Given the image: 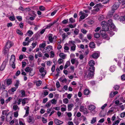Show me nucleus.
<instances>
[{
  "label": "nucleus",
  "mask_w": 125,
  "mask_h": 125,
  "mask_svg": "<svg viewBox=\"0 0 125 125\" xmlns=\"http://www.w3.org/2000/svg\"><path fill=\"white\" fill-rule=\"evenodd\" d=\"M94 73L89 72H85L83 74L84 79L85 80L87 79H89L93 78Z\"/></svg>",
  "instance_id": "nucleus-1"
},
{
  "label": "nucleus",
  "mask_w": 125,
  "mask_h": 125,
  "mask_svg": "<svg viewBox=\"0 0 125 125\" xmlns=\"http://www.w3.org/2000/svg\"><path fill=\"white\" fill-rule=\"evenodd\" d=\"M15 57L14 55H11V58L10 61V64L12 67V68L14 69L15 68V63H14L15 61Z\"/></svg>",
  "instance_id": "nucleus-2"
},
{
  "label": "nucleus",
  "mask_w": 125,
  "mask_h": 125,
  "mask_svg": "<svg viewBox=\"0 0 125 125\" xmlns=\"http://www.w3.org/2000/svg\"><path fill=\"white\" fill-rule=\"evenodd\" d=\"M107 22L105 21H103L102 22L103 30L104 31H107L109 29V25L107 24Z\"/></svg>",
  "instance_id": "nucleus-3"
},
{
  "label": "nucleus",
  "mask_w": 125,
  "mask_h": 125,
  "mask_svg": "<svg viewBox=\"0 0 125 125\" xmlns=\"http://www.w3.org/2000/svg\"><path fill=\"white\" fill-rule=\"evenodd\" d=\"M27 122L30 124H32L35 122L34 116L33 115L29 116L27 118Z\"/></svg>",
  "instance_id": "nucleus-4"
},
{
  "label": "nucleus",
  "mask_w": 125,
  "mask_h": 125,
  "mask_svg": "<svg viewBox=\"0 0 125 125\" xmlns=\"http://www.w3.org/2000/svg\"><path fill=\"white\" fill-rule=\"evenodd\" d=\"M80 110L81 112H83L84 114H86L88 113L87 109L83 106H80Z\"/></svg>",
  "instance_id": "nucleus-5"
},
{
  "label": "nucleus",
  "mask_w": 125,
  "mask_h": 125,
  "mask_svg": "<svg viewBox=\"0 0 125 125\" xmlns=\"http://www.w3.org/2000/svg\"><path fill=\"white\" fill-rule=\"evenodd\" d=\"M119 3H115L114 5L112 7V10L115 11V10L117 9L119 7Z\"/></svg>",
  "instance_id": "nucleus-6"
},
{
  "label": "nucleus",
  "mask_w": 125,
  "mask_h": 125,
  "mask_svg": "<svg viewBox=\"0 0 125 125\" xmlns=\"http://www.w3.org/2000/svg\"><path fill=\"white\" fill-rule=\"evenodd\" d=\"M107 23V24L109 26H110L111 27H113V28H115V26L114 25L112 22V19H110L109 20Z\"/></svg>",
  "instance_id": "nucleus-7"
},
{
  "label": "nucleus",
  "mask_w": 125,
  "mask_h": 125,
  "mask_svg": "<svg viewBox=\"0 0 125 125\" xmlns=\"http://www.w3.org/2000/svg\"><path fill=\"white\" fill-rule=\"evenodd\" d=\"M29 106H26L24 108V109L26 110L25 114L24 116L23 117H25L27 116L29 114Z\"/></svg>",
  "instance_id": "nucleus-8"
},
{
  "label": "nucleus",
  "mask_w": 125,
  "mask_h": 125,
  "mask_svg": "<svg viewBox=\"0 0 125 125\" xmlns=\"http://www.w3.org/2000/svg\"><path fill=\"white\" fill-rule=\"evenodd\" d=\"M54 122L55 124L57 125H60L62 124L63 123V122L57 119H54Z\"/></svg>",
  "instance_id": "nucleus-9"
},
{
  "label": "nucleus",
  "mask_w": 125,
  "mask_h": 125,
  "mask_svg": "<svg viewBox=\"0 0 125 125\" xmlns=\"http://www.w3.org/2000/svg\"><path fill=\"white\" fill-rule=\"evenodd\" d=\"M105 31H104L103 30H101L100 31V33L101 35L104 38H106L107 35L105 33Z\"/></svg>",
  "instance_id": "nucleus-10"
},
{
  "label": "nucleus",
  "mask_w": 125,
  "mask_h": 125,
  "mask_svg": "<svg viewBox=\"0 0 125 125\" xmlns=\"http://www.w3.org/2000/svg\"><path fill=\"white\" fill-rule=\"evenodd\" d=\"M12 45V43L10 41H8L6 42L5 47H8L9 48H10Z\"/></svg>",
  "instance_id": "nucleus-11"
},
{
  "label": "nucleus",
  "mask_w": 125,
  "mask_h": 125,
  "mask_svg": "<svg viewBox=\"0 0 125 125\" xmlns=\"http://www.w3.org/2000/svg\"><path fill=\"white\" fill-rule=\"evenodd\" d=\"M7 85H10L12 82V79H7L5 80Z\"/></svg>",
  "instance_id": "nucleus-12"
},
{
  "label": "nucleus",
  "mask_w": 125,
  "mask_h": 125,
  "mask_svg": "<svg viewBox=\"0 0 125 125\" xmlns=\"http://www.w3.org/2000/svg\"><path fill=\"white\" fill-rule=\"evenodd\" d=\"M33 40V38H31L30 40H28V41L27 42H24L23 43V44L24 46H25L26 45H28L29 44V43L30 42Z\"/></svg>",
  "instance_id": "nucleus-13"
},
{
  "label": "nucleus",
  "mask_w": 125,
  "mask_h": 125,
  "mask_svg": "<svg viewBox=\"0 0 125 125\" xmlns=\"http://www.w3.org/2000/svg\"><path fill=\"white\" fill-rule=\"evenodd\" d=\"M95 108V107L92 105H89L88 109L90 110L93 111Z\"/></svg>",
  "instance_id": "nucleus-14"
},
{
  "label": "nucleus",
  "mask_w": 125,
  "mask_h": 125,
  "mask_svg": "<svg viewBox=\"0 0 125 125\" xmlns=\"http://www.w3.org/2000/svg\"><path fill=\"white\" fill-rule=\"evenodd\" d=\"M59 56L62 59H64L66 57V55L63 53H61L59 54Z\"/></svg>",
  "instance_id": "nucleus-15"
},
{
  "label": "nucleus",
  "mask_w": 125,
  "mask_h": 125,
  "mask_svg": "<svg viewBox=\"0 0 125 125\" xmlns=\"http://www.w3.org/2000/svg\"><path fill=\"white\" fill-rule=\"evenodd\" d=\"M99 57V54L96 52L93 53L92 55V57L94 58H97Z\"/></svg>",
  "instance_id": "nucleus-16"
},
{
  "label": "nucleus",
  "mask_w": 125,
  "mask_h": 125,
  "mask_svg": "<svg viewBox=\"0 0 125 125\" xmlns=\"http://www.w3.org/2000/svg\"><path fill=\"white\" fill-rule=\"evenodd\" d=\"M94 62L93 60H90L89 62V65L90 66H94Z\"/></svg>",
  "instance_id": "nucleus-17"
},
{
  "label": "nucleus",
  "mask_w": 125,
  "mask_h": 125,
  "mask_svg": "<svg viewBox=\"0 0 125 125\" xmlns=\"http://www.w3.org/2000/svg\"><path fill=\"white\" fill-rule=\"evenodd\" d=\"M28 99L26 98L23 99L22 100V104L23 106H24L25 105L26 103H28V102H27V101Z\"/></svg>",
  "instance_id": "nucleus-18"
},
{
  "label": "nucleus",
  "mask_w": 125,
  "mask_h": 125,
  "mask_svg": "<svg viewBox=\"0 0 125 125\" xmlns=\"http://www.w3.org/2000/svg\"><path fill=\"white\" fill-rule=\"evenodd\" d=\"M73 106V104H68V110L69 111H71L72 109V107Z\"/></svg>",
  "instance_id": "nucleus-19"
},
{
  "label": "nucleus",
  "mask_w": 125,
  "mask_h": 125,
  "mask_svg": "<svg viewBox=\"0 0 125 125\" xmlns=\"http://www.w3.org/2000/svg\"><path fill=\"white\" fill-rule=\"evenodd\" d=\"M89 93L90 91L88 89H85L84 90V94L85 95H87L89 94Z\"/></svg>",
  "instance_id": "nucleus-20"
},
{
  "label": "nucleus",
  "mask_w": 125,
  "mask_h": 125,
  "mask_svg": "<svg viewBox=\"0 0 125 125\" xmlns=\"http://www.w3.org/2000/svg\"><path fill=\"white\" fill-rule=\"evenodd\" d=\"M32 70V69L30 67H27L26 68L25 70L26 72H31Z\"/></svg>",
  "instance_id": "nucleus-21"
},
{
  "label": "nucleus",
  "mask_w": 125,
  "mask_h": 125,
  "mask_svg": "<svg viewBox=\"0 0 125 125\" xmlns=\"http://www.w3.org/2000/svg\"><path fill=\"white\" fill-rule=\"evenodd\" d=\"M9 114H8L6 115V120L7 121H9L11 120L12 119V117L11 115L9 116Z\"/></svg>",
  "instance_id": "nucleus-22"
},
{
  "label": "nucleus",
  "mask_w": 125,
  "mask_h": 125,
  "mask_svg": "<svg viewBox=\"0 0 125 125\" xmlns=\"http://www.w3.org/2000/svg\"><path fill=\"white\" fill-rule=\"evenodd\" d=\"M50 36L49 37V40L51 43H52L53 41V38L52 37V34H50L49 35Z\"/></svg>",
  "instance_id": "nucleus-23"
},
{
  "label": "nucleus",
  "mask_w": 125,
  "mask_h": 125,
  "mask_svg": "<svg viewBox=\"0 0 125 125\" xmlns=\"http://www.w3.org/2000/svg\"><path fill=\"white\" fill-rule=\"evenodd\" d=\"M89 47L92 48H94L95 47V45L94 42H91L89 44Z\"/></svg>",
  "instance_id": "nucleus-24"
},
{
  "label": "nucleus",
  "mask_w": 125,
  "mask_h": 125,
  "mask_svg": "<svg viewBox=\"0 0 125 125\" xmlns=\"http://www.w3.org/2000/svg\"><path fill=\"white\" fill-rule=\"evenodd\" d=\"M75 43V42L72 41H69L68 43L71 46H74L76 45L74 43Z\"/></svg>",
  "instance_id": "nucleus-25"
},
{
  "label": "nucleus",
  "mask_w": 125,
  "mask_h": 125,
  "mask_svg": "<svg viewBox=\"0 0 125 125\" xmlns=\"http://www.w3.org/2000/svg\"><path fill=\"white\" fill-rule=\"evenodd\" d=\"M70 63L69 61H67L65 64V66L64 67V69H66L70 65Z\"/></svg>",
  "instance_id": "nucleus-26"
},
{
  "label": "nucleus",
  "mask_w": 125,
  "mask_h": 125,
  "mask_svg": "<svg viewBox=\"0 0 125 125\" xmlns=\"http://www.w3.org/2000/svg\"><path fill=\"white\" fill-rule=\"evenodd\" d=\"M9 50V49L8 48L5 47L3 51L4 54H7Z\"/></svg>",
  "instance_id": "nucleus-27"
},
{
  "label": "nucleus",
  "mask_w": 125,
  "mask_h": 125,
  "mask_svg": "<svg viewBox=\"0 0 125 125\" xmlns=\"http://www.w3.org/2000/svg\"><path fill=\"white\" fill-rule=\"evenodd\" d=\"M17 88L15 87H12L11 89L8 91V92L10 93V91H11L12 92H14L16 90Z\"/></svg>",
  "instance_id": "nucleus-28"
},
{
  "label": "nucleus",
  "mask_w": 125,
  "mask_h": 125,
  "mask_svg": "<svg viewBox=\"0 0 125 125\" xmlns=\"http://www.w3.org/2000/svg\"><path fill=\"white\" fill-rule=\"evenodd\" d=\"M94 66H90L89 69V70L90 71L89 72L94 73Z\"/></svg>",
  "instance_id": "nucleus-29"
},
{
  "label": "nucleus",
  "mask_w": 125,
  "mask_h": 125,
  "mask_svg": "<svg viewBox=\"0 0 125 125\" xmlns=\"http://www.w3.org/2000/svg\"><path fill=\"white\" fill-rule=\"evenodd\" d=\"M62 40L63 41L66 37H68V36L65 33H64L62 34Z\"/></svg>",
  "instance_id": "nucleus-30"
},
{
  "label": "nucleus",
  "mask_w": 125,
  "mask_h": 125,
  "mask_svg": "<svg viewBox=\"0 0 125 125\" xmlns=\"http://www.w3.org/2000/svg\"><path fill=\"white\" fill-rule=\"evenodd\" d=\"M19 80H17L14 84V86L17 89L18 88L19 85Z\"/></svg>",
  "instance_id": "nucleus-31"
},
{
  "label": "nucleus",
  "mask_w": 125,
  "mask_h": 125,
  "mask_svg": "<svg viewBox=\"0 0 125 125\" xmlns=\"http://www.w3.org/2000/svg\"><path fill=\"white\" fill-rule=\"evenodd\" d=\"M100 36L99 33L98 32H96L94 34V37L95 38H99Z\"/></svg>",
  "instance_id": "nucleus-32"
},
{
  "label": "nucleus",
  "mask_w": 125,
  "mask_h": 125,
  "mask_svg": "<svg viewBox=\"0 0 125 125\" xmlns=\"http://www.w3.org/2000/svg\"><path fill=\"white\" fill-rule=\"evenodd\" d=\"M79 30L78 29H75V30L74 31V34L75 35H77L78 34L79 32Z\"/></svg>",
  "instance_id": "nucleus-33"
},
{
  "label": "nucleus",
  "mask_w": 125,
  "mask_h": 125,
  "mask_svg": "<svg viewBox=\"0 0 125 125\" xmlns=\"http://www.w3.org/2000/svg\"><path fill=\"white\" fill-rule=\"evenodd\" d=\"M115 70V68L114 66H111L109 69V70L112 72H114Z\"/></svg>",
  "instance_id": "nucleus-34"
},
{
  "label": "nucleus",
  "mask_w": 125,
  "mask_h": 125,
  "mask_svg": "<svg viewBox=\"0 0 125 125\" xmlns=\"http://www.w3.org/2000/svg\"><path fill=\"white\" fill-rule=\"evenodd\" d=\"M42 83V81H41L39 80L36 82V84L37 86H40L41 85Z\"/></svg>",
  "instance_id": "nucleus-35"
},
{
  "label": "nucleus",
  "mask_w": 125,
  "mask_h": 125,
  "mask_svg": "<svg viewBox=\"0 0 125 125\" xmlns=\"http://www.w3.org/2000/svg\"><path fill=\"white\" fill-rule=\"evenodd\" d=\"M50 102L51 103H52V104H55L57 103V100L55 99H53L51 100V102Z\"/></svg>",
  "instance_id": "nucleus-36"
},
{
  "label": "nucleus",
  "mask_w": 125,
  "mask_h": 125,
  "mask_svg": "<svg viewBox=\"0 0 125 125\" xmlns=\"http://www.w3.org/2000/svg\"><path fill=\"white\" fill-rule=\"evenodd\" d=\"M115 11L113 10H112L111 11H109V14L110 16V17H111V16L113 15V14L114 12Z\"/></svg>",
  "instance_id": "nucleus-37"
},
{
  "label": "nucleus",
  "mask_w": 125,
  "mask_h": 125,
  "mask_svg": "<svg viewBox=\"0 0 125 125\" xmlns=\"http://www.w3.org/2000/svg\"><path fill=\"white\" fill-rule=\"evenodd\" d=\"M96 121V117H93L91 120V123L93 124L95 123Z\"/></svg>",
  "instance_id": "nucleus-38"
},
{
  "label": "nucleus",
  "mask_w": 125,
  "mask_h": 125,
  "mask_svg": "<svg viewBox=\"0 0 125 125\" xmlns=\"http://www.w3.org/2000/svg\"><path fill=\"white\" fill-rule=\"evenodd\" d=\"M47 48V52L50 51L52 49V47L51 45L48 46L46 47Z\"/></svg>",
  "instance_id": "nucleus-39"
},
{
  "label": "nucleus",
  "mask_w": 125,
  "mask_h": 125,
  "mask_svg": "<svg viewBox=\"0 0 125 125\" xmlns=\"http://www.w3.org/2000/svg\"><path fill=\"white\" fill-rule=\"evenodd\" d=\"M12 98L11 97H9L8 99H6L5 101V103H8L9 102H10V101L12 99Z\"/></svg>",
  "instance_id": "nucleus-40"
},
{
  "label": "nucleus",
  "mask_w": 125,
  "mask_h": 125,
  "mask_svg": "<svg viewBox=\"0 0 125 125\" xmlns=\"http://www.w3.org/2000/svg\"><path fill=\"white\" fill-rule=\"evenodd\" d=\"M9 19L11 21H13L15 20V18L14 16H11L9 17Z\"/></svg>",
  "instance_id": "nucleus-41"
},
{
  "label": "nucleus",
  "mask_w": 125,
  "mask_h": 125,
  "mask_svg": "<svg viewBox=\"0 0 125 125\" xmlns=\"http://www.w3.org/2000/svg\"><path fill=\"white\" fill-rule=\"evenodd\" d=\"M27 33L29 34L28 36H31L33 34V32L31 31V30H29L28 31Z\"/></svg>",
  "instance_id": "nucleus-42"
},
{
  "label": "nucleus",
  "mask_w": 125,
  "mask_h": 125,
  "mask_svg": "<svg viewBox=\"0 0 125 125\" xmlns=\"http://www.w3.org/2000/svg\"><path fill=\"white\" fill-rule=\"evenodd\" d=\"M46 46L45 44V43H42L41 44L39 45V47L40 48H44Z\"/></svg>",
  "instance_id": "nucleus-43"
},
{
  "label": "nucleus",
  "mask_w": 125,
  "mask_h": 125,
  "mask_svg": "<svg viewBox=\"0 0 125 125\" xmlns=\"http://www.w3.org/2000/svg\"><path fill=\"white\" fill-rule=\"evenodd\" d=\"M8 110H4L2 112V115H6L7 113L8 112Z\"/></svg>",
  "instance_id": "nucleus-44"
},
{
  "label": "nucleus",
  "mask_w": 125,
  "mask_h": 125,
  "mask_svg": "<svg viewBox=\"0 0 125 125\" xmlns=\"http://www.w3.org/2000/svg\"><path fill=\"white\" fill-rule=\"evenodd\" d=\"M70 22L71 23H73L75 22V19H73V18H71L69 19Z\"/></svg>",
  "instance_id": "nucleus-45"
},
{
  "label": "nucleus",
  "mask_w": 125,
  "mask_h": 125,
  "mask_svg": "<svg viewBox=\"0 0 125 125\" xmlns=\"http://www.w3.org/2000/svg\"><path fill=\"white\" fill-rule=\"evenodd\" d=\"M76 46H72L71 47V51H74L76 49Z\"/></svg>",
  "instance_id": "nucleus-46"
},
{
  "label": "nucleus",
  "mask_w": 125,
  "mask_h": 125,
  "mask_svg": "<svg viewBox=\"0 0 125 125\" xmlns=\"http://www.w3.org/2000/svg\"><path fill=\"white\" fill-rule=\"evenodd\" d=\"M63 101V103L65 104L68 103L69 101L68 99L66 98L64 99Z\"/></svg>",
  "instance_id": "nucleus-47"
},
{
  "label": "nucleus",
  "mask_w": 125,
  "mask_h": 125,
  "mask_svg": "<svg viewBox=\"0 0 125 125\" xmlns=\"http://www.w3.org/2000/svg\"><path fill=\"white\" fill-rule=\"evenodd\" d=\"M102 7V5L101 3H99V4H97L94 7L95 8H100V7Z\"/></svg>",
  "instance_id": "nucleus-48"
},
{
  "label": "nucleus",
  "mask_w": 125,
  "mask_h": 125,
  "mask_svg": "<svg viewBox=\"0 0 125 125\" xmlns=\"http://www.w3.org/2000/svg\"><path fill=\"white\" fill-rule=\"evenodd\" d=\"M63 60L61 58H60L58 59V62L59 64H61L63 62Z\"/></svg>",
  "instance_id": "nucleus-49"
},
{
  "label": "nucleus",
  "mask_w": 125,
  "mask_h": 125,
  "mask_svg": "<svg viewBox=\"0 0 125 125\" xmlns=\"http://www.w3.org/2000/svg\"><path fill=\"white\" fill-rule=\"evenodd\" d=\"M51 105V102H49L48 103H47L45 105L47 107H50Z\"/></svg>",
  "instance_id": "nucleus-50"
},
{
  "label": "nucleus",
  "mask_w": 125,
  "mask_h": 125,
  "mask_svg": "<svg viewBox=\"0 0 125 125\" xmlns=\"http://www.w3.org/2000/svg\"><path fill=\"white\" fill-rule=\"evenodd\" d=\"M119 87V86L117 85H116L114 86V88L115 90H118Z\"/></svg>",
  "instance_id": "nucleus-51"
},
{
  "label": "nucleus",
  "mask_w": 125,
  "mask_h": 125,
  "mask_svg": "<svg viewBox=\"0 0 125 125\" xmlns=\"http://www.w3.org/2000/svg\"><path fill=\"white\" fill-rule=\"evenodd\" d=\"M37 44V42H33L31 44L32 46V48H34L36 46Z\"/></svg>",
  "instance_id": "nucleus-52"
},
{
  "label": "nucleus",
  "mask_w": 125,
  "mask_h": 125,
  "mask_svg": "<svg viewBox=\"0 0 125 125\" xmlns=\"http://www.w3.org/2000/svg\"><path fill=\"white\" fill-rule=\"evenodd\" d=\"M13 109L15 110H17V109L19 110V109L17 105H14L13 106Z\"/></svg>",
  "instance_id": "nucleus-53"
},
{
  "label": "nucleus",
  "mask_w": 125,
  "mask_h": 125,
  "mask_svg": "<svg viewBox=\"0 0 125 125\" xmlns=\"http://www.w3.org/2000/svg\"><path fill=\"white\" fill-rule=\"evenodd\" d=\"M81 32L84 34H86L87 31L84 29H82L81 30Z\"/></svg>",
  "instance_id": "nucleus-54"
},
{
  "label": "nucleus",
  "mask_w": 125,
  "mask_h": 125,
  "mask_svg": "<svg viewBox=\"0 0 125 125\" xmlns=\"http://www.w3.org/2000/svg\"><path fill=\"white\" fill-rule=\"evenodd\" d=\"M68 19L64 20L62 21V23L63 24H66L68 23Z\"/></svg>",
  "instance_id": "nucleus-55"
},
{
  "label": "nucleus",
  "mask_w": 125,
  "mask_h": 125,
  "mask_svg": "<svg viewBox=\"0 0 125 125\" xmlns=\"http://www.w3.org/2000/svg\"><path fill=\"white\" fill-rule=\"evenodd\" d=\"M45 8L43 6H41L39 7V9L40 10L42 11H44L45 10Z\"/></svg>",
  "instance_id": "nucleus-56"
},
{
  "label": "nucleus",
  "mask_w": 125,
  "mask_h": 125,
  "mask_svg": "<svg viewBox=\"0 0 125 125\" xmlns=\"http://www.w3.org/2000/svg\"><path fill=\"white\" fill-rule=\"evenodd\" d=\"M53 25L52 23L49 24L48 25L46 28L49 29Z\"/></svg>",
  "instance_id": "nucleus-57"
},
{
  "label": "nucleus",
  "mask_w": 125,
  "mask_h": 125,
  "mask_svg": "<svg viewBox=\"0 0 125 125\" xmlns=\"http://www.w3.org/2000/svg\"><path fill=\"white\" fill-rule=\"evenodd\" d=\"M120 116L121 118L124 117L125 116V112H124L121 113L120 115Z\"/></svg>",
  "instance_id": "nucleus-58"
},
{
  "label": "nucleus",
  "mask_w": 125,
  "mask_h": 125,
  "mask_svg": "<svg viewBox=\"0 0 125 125\" xmlns=\"http://www.w3.org/2000/svg\"><path fill=\"white\" fill-rule=\"evenodd\" d=\"M120 3H122V4L124 5L125 4V0H118Z\"/></svg>",
  "instance_id": "nucleus-59"
},
{
  "label": "nucleus",
  "mask_w": 125,
  "mask_h": 125,
  "mask_svg": "<svg viewBox=\"0 0 125 125\" xmlns=\"http://www.w3.org/2000/svg\"><path fill=\"white\" fill-rule=\"evenodd\" d=\"M109 0H101V1H103V4H105L107 3Z\"/></svg>",
  "instance_id": "nucleus-60"
},
{
  "label": "nucleus",
  "mask_w": 125,
  "mask_h": 125,
  "mask_svg": "<svg viewBox=\"0 0 125 125\" xmlns=\"http://www.w3.org/2000/svg\"><path fill=\"white\" fill-rule=\"evenodd\" d=\"M55 68V65L54 64L52 65V67L51 68V70L52 72L54 71Z\"/></svg>",
  "instance_id": "nucleus-61"
},
{
  "label": "nucleus",
  "mask_w": 125,
  "mask_h": 125,
  "mask_svg": "<svg viewBox=\"0 0 125 125\" xmlns=\"http://www.w3.org/2000/svg\"><path fill=\"white\" fill-rule=\"evenodd\" d=\"M92 34H88L87 35V38L89 40L91 39L92 37Z\"/></svg>",
  "instance_id": "nucleus-62"
},
{
  "label": "nucleus",
  "mask_w": 125,
  "mask_h": 125,
  "mask_svg": "<svg viewBox=\"0 0 125 125\" xmlns=\"http://www.w3.org/2000/svg\"><path fill=\"white\" fill-rule=\"evenodd\" d=\"M121 79L122 80H125V74H123L121 76Z\"/></svg>",
  "instance_id": "nucleus-63"
},
{
  "label": "nucleus",
  "mask_w": 125,
  "mask_h": 125,
  "mask_svg": "<svg viewBox=\"0 0 125 125\" xmlns=\"http://www.w3.org/2000/svg\"><path fill=\"white\" fill-rule=\"evenodd\" d=\"M17 18L19 21H21L22 20V17L20 16H17Z\"/></svg>",
  "instance_id": "nucleus-64"
}]
</instances>
